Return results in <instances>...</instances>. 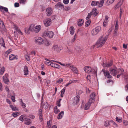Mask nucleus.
<instances>
[{
    "label": "nucleus",
    "mask_w": 128,
    "mask_h": 128,
    "mask_svg": "<svg viewBox=\"0 0 128 128\" xmlns=\"http://www.w3.org/2000/svg\"><path fill=\"white\" fill-rule=\"evenodd\" d=\"M108 37V36H101L97 41L95 45V46H97V47L102 46L106 41Z\"/></svg>",
    "instance_id": "obj_1"
},
{
    "label": "nucleus",
    "mask_w": 128,
    "mask_h": 128,
    "mask_svg": "<svg viewBox=\"0 0 128 128\" xmlns=\"http://www.w3.org/2000/svg\"><path fill=\"white\" fill-rule=\"evenodd\" d=\"M84 70L86 72L88 73L90 72H94L95 74L97 73V68L96 67H95L94 69L92 70L91 68L88 66L85 67Z\"/></svg>",
    "instance_id": "obj_2"
},
{
    "label": "nucleus",
    "mask_w": 128,
    "mask_h": 128,
    "mask_svg": "<svg viewBox=\"0 0 128 128\" xmlns=\"http://www.w3.org/2000/svg\"><path fill=\"white\" fill-rule=\"evenodd\" d=\"M54 35V33L52 31H47L44 32L43 36L45 37H48L50 38H52Z\"/></svg>",
    "instance_id": "obj_3"
},
{
    "label": "nucleus",
    "mask_w": 128,
    "mask_h": 128,
    "mask_svg": "<svg viewBox=\"0 0 128 128\" xmlns=\"http://www.w3.org/2000/svg\"><path fill=\"white\" fill-rule=\"evenodd\" d=\"M100 30V26H98L92 30L91 33L93 35H95L98 33Z\"/></svg>",
    "instance_id": "obj_4"
},
{
    "label": "nucleus",
    "mask_w": 128,
    "mask_h": 128,
    "mask_svg": "<svg viewBox=\"0 0 128 128\" xmlns=\"http://www.w3.org/2000/svg\"><path fill=\"white\" fill-rule=\"evenodd\" d=\"M43 22L46 27H48L52 23L51 19L50 18L45 19L44 20Z\"/></svg>",
    "instance_id": "obj_5"
},
{
    "label": "nucleus",
    "mask_w": 128,
    "mask_h": 128,
    "mask_svg": "<svg viewBox=\"0 0 128 128\" xmlns=\"http://www.w3.org/2000/svg\"><path fill=\"white\" fill-rule=\"evenodd\" d=\"M44 40L40 37H38L36 38L35 40V42L37 44H41L44 43Z\"/></svg>",
    "instance_id": "obj_6"
},
{
    "label": "nucleus",
    "mask_w": 128,
    "mask_h": 128,
    "mask_svg": "<svg viewBox=\"0 0 128 128\" xmlns=\"http://www.w3.org/2000/svg\"><path fill=\"white\" fill-rule=\"evenodd\" d=\"M79 98L80 96H77L74 98L72 100V104L73 105H77L79 102Z\"/></svg>",
    "instance_id": "obj_7"
},
{
    "label": "nucleus",
    "mask_w": 128,
    "mask_h": 128,
    "mask_svg": "<svg viewBox=\"0 0 128 128\" xmlns=\"http://www.w3.org/2000/svg\"><path fill=\"white\" fill-rule=\"evenodd\" d=\"M110 71L111 74L114 76L118 73V71H117V69L116 68H111L110 69Z\"/></svg>",
    "instance_id": "obj_8"
},
{
    "label": "nucleus",
    "mask_w": 128,
    "mask_h": 128,
    "mask_svg": "<svg viewBox=\"0 0 128 128\" xmlns=\"http://www.w3.org/2000/svg\"><path fill=\"white\" fill-rule=\"evenodd\" d=\"M52 49L57 52H60L62 49L61 47L57 45H54L53 46Z\"/></svg>",
    "instance_id": "obj_9"
},
{
    "label": "nucleus",
    "mask_w": 128,
    "mask_h": 128,
    "mask_svg": "<svg viewBox=\"0 0 128 128\" xmlns=\"http://www.w3.org/2000/svg\"><path fill=\"white\" fill-rule=\"evenodd\" d=\"M46 14L48 16H50L52 14V9L50 7L48 8L46 10Z\"/></svg>",
    "instance_id": "obj_10"
},
{
    "label": "nucleus",
    "mask_w": 128,
    "mask_h": 128,
    "mask_svg": "<svg viewBox=\"0 0 128 128\" xmlns=\"http://www.w3.org/2000/svg\"><path fill=\"white\" fill-rule=\"evenodd\" d=\"M112 64V61H110L108 62L107 64H104V63H102V65L103 67H109L111 66Z\"/></svg>",
    "instance_id": "obj_11"
},
{
    "label": "nucleus",
    "mask_w": 128,
    "mask_h": 128,
    "mask_svg": "<svg viewBox=\"0 0 128 128\" xmlns=\"http://www.w3.org/2000/svg\"><path fill=\"white\" fill-rule=\"evenodd\" d=\"M8 76V74H6L3 77V80L4 82L7 84H8L9 82V80L7 78Z\"/></svg>",
    "instance_id": "obj_12"
},
{
    "label": "nucleus",
    "mask_w": 128,
    "mask_h": 128,
    "mask_svg": "<svg viewBox=\"0 0 128 128\" xmlns=\"http://www.w3.org/2000/svg\"><path fill=\"white\" fill-rule=\"evenodd\" d=\"M23 71L24 75L27 76L29 74V71L28 70V68L27 66H24Z\"/></svg>",
    "instance_id": "obj_13"
},
{
    "label": "nucleus",
    "mask_w": 128,
    "mask_h": 128,
    "mask_svg": "<svg viewBox=\"0 0 128 128\" xmlns=\"http://www.w3.org/2000/svg\"><path fill=\"white\" fill-rule=\"evenodd\" d=\"M42 110L41 109H40L38 112V114L39 116V119L42 121L43 120L42 116Z\"/></svg>",
    "instance_id": "obj_14"
},
{
    "label": "nucleus",
    "mask_w": 128,
    "mask_h": 128,
    "mask_svg": "<svg viewBox=\"0 0 128 128\" xmlns=\"http://www.w3.org/2000/svg\"><path fill=\"white\" fill-rule=\"evenodd\" d=\"M41 27L40 25L34 27V32L36 33L38 32L40 30Z\"/></svg>",
    "instance_id": "obj_15"
},
{
    "label": "nucleus",
    "mask_w": 128,
    "mask_h": 128,
    "mask_svg": "<svg viewBox=\"0 0 128 128\" xmlns=\"http://www.w3.org/2000/svg\"><path fill=\"white\" fill-rule=\"evenodd\" d=\"M69 67L76 74L78 73V70L76 68L72 66H70Z\"/></svg>",
    "instance_id": "obj_16"
},
{
    "label": "nucleus",
    "mask_w": 128,
    "mask_h": 128,
    "mask_svg": "<svg viewBox=\"0 0 128 128\" xmlns=\"http://www.w3.org/2000/svg\"><path fill=\"white\" fill-rule=\"evenodd\" d=\"M64 114V112L63 111L61 112L58 115V119H61L63 117Z\"/></svg>",
    "instance_id": "obj_17"
},
{
    "label": "nucleus",
    "mask_w": 128,
    "mask_h": 128,
    "mask_svg": "<svg viewBox=\"0 0 128 128\" xmlns=\"http://www.w3.org/2000/svg\"><path fill=\"white\" fill-rule=\"evenodd\" d=\"M78 24L79 26H81L84 23V20L82 19H79L78 21Z\"/></svg>",
    "instance_id": "obj_18"
},
{
    "label": "nucleus",
    "mask_w": 128,
    "mask_h": 128,
    "mask_svg": "<svg viewBox=\"0 0 128 128\" xmlns=\"http://www.w3.org/2000/svg\"><path fill=\"white\" fill-rule=\"evenodd\" d=\"M0 10L2 12H4V11L6 12H8V9L7 8L2 6H0Z\"/></svg>",
    "instance_id": "obj_19"
},
{
    "label": "nucleus",
    "mask_w": 128,
    "mask_h": 128,
    "mask_svg": "<svg viewBox=\"0 0 128 128\" xmlns=\"http://www.w3.org/2000/svg\"><path fill=\"white\" fill-rule=\"evenodd\" d=\"M0 28L2 30H3L5 28L3 21L0 20Z\"/></svg>",
    "instance_id": "obj_20"
},
{
    "label": "nucleus",
    "mask_w": 128,
    "mask_h": 128,
    "mask_svg": "<svg viewBox=\"0 0 128 128\" xmlns=\"http://www.w3.org/2000/svg\"><path fill=\"white\" fill-rule=\"evenodd\" d=\"M56 8H64V5L62 4L61 2H59L56 4L55 6Z\"/></svg>",
    "instance_id": "obj_21"
},
{
    "label": "nucleus",
    "mask_w": 128,
    "mask_h": 128,
    "mask_svg": "<svg viewBox=\"0 0 128 128\" xmlns=\"http://www.w3.org/2000/svg\"><path fill=\"white\" fill-rule=\"evenodd\" d=\"M123 3V1L122 0H120L118 2V4L116 6L115 8L116 9L118 8Z\"/></svg>",
    "instance_id": "obj_22"
},
{
    "label": "nucleus",
    "mask_w": 128,
    "mask_h": 128,
    "mask_svg": "<svg viewBox=\"0 0 128 128\" xmlns=\"http://www.w3.org/2000/svg\"><path fill=\"white\" fill-rule=\"evenodd\" d=\"M104 75L106 76L108 78H110L112 77V76L110 74L109 72L107 70H106V72L104 73Z\"/></svg>",
    "instance_id": "obj_23"
},
{
    "label": "nucleus",
    "mask_w": 128,
    "mask_h": 128,
    "mask_svg": "<svg viewBox=\"0 0 128 128\" xmlns=\"http://www.w3.org/2000/svg\"><path fill=\"white\" fill-rule=\"evenodd\" d=\"M0 44L1 46L5 47L4 40L3 38H1L0 39Z\"/></svg>",
    "instance_id": "obj_24"
},
{
    "label": "nucleus",
    "mask_w": 128,
    "mask_h": 128,
    "mask_svg": "<svg viewBox=\"0 0 128 128\" xmlns=\"http://www.w3.org/2000/svg\"><path fill=\"white\" fill-rule=\"evenodd\" d=\"M51 66L54 68H56L58 69L60 68V66L59 65L56 64H54L52 62L51 64Z\"/></svg>",
    "instance_id": "obj_25"
},
{
    "label": "nucleus",
    "mask_w": 128,
    "mask_h": 128,
    "mask_svg": "<svg viewBox=\"0 0 128 128\" xmlns=\"http://www.w3.org/2000/svg\"><path fill=\"white\" fill-rule=\"evenodd\" d=\"M96 11L97 9L96 8H94L93 9L92 11L91 12H92V14L94 16H96L98 14L96 12Z\"/></svg>",
    "instance_id": "obj_26"
},
{
    "label": "nucleus",
    "mask_w": 128,
    "mask_h": 128,
    "mask_svg": "<svg viewBox=\"0 0 128 128\" xmlns=\"http://www.w3.org/2000/svg\"><path fill=\"white\" fill-rule=\"evenodd\" d=\"M99 2L98 1H92V2L91 5L92 6H95L98 4Z\"/></svg>",
    "instance_id": "obj_27"
},
{
    "label": "nucleus",
    "mask_w": 128,
    "mask_h": 128,
    "mask_svg": "<svg viewBox=\"0 0 128 128\" xmlns=\"http://www.w3.org/2000/svg\"><path fill=\"white\" fill-rule=\"evenodd\" d=\"M25 124L27 125H29L31 123L30 120L28 118H25Z\"/></svg>",
    "instance_id": "obj_28"
},
{
    "label": "nucleus",
    "mask_w": 128,
    "mask_h": 128,
    "mask_svg": "<svg viewBox=\"0 0 128 128\" xmlns=\"http://www.w3.org/2000/svg\"><path fill=\"white\" fill-rule=\"evenodd\" d=\"M20 114V113L19 112H15L12 113V115L14 117H16Z\"/></svg>",
    "instance_id": "obj_29"
},
{
    "label": "nucleus",
    "mask_w": 128,
    "mask_h": 128,
    "mask_svg": "<svg viewBox=\"0 0 128 128\" xmlns=\"http://www.w3.org/2000/svg\"><path fill=\"white\" fill-rule=\"evenodd\" d=\"M17 59L16 57L13 54H11L9 56V60H12L14 59Z\"/></svg>",
    "instance_id": "obj_30"
},
{
    "label": "nucleus",
    "mask_w": 128,
    "mask_h": 128,
    "mask_svg": "<svg viewBox=\"0 0 128 128\" xmlns=\"http://www.w3.org/2000/svg\"><path fill=\"white\" fill-rule=\"evenodd\" d=\"M10 106L13 110L16 111H17L18 110V109L15 106H14L12 105L11 104L10 105Z\"/></svg>",
    "instance_id": "obj_31"
},
{
    "label": "nucleus",
    "mask_w": 128,
    "mask_h": 128,
    "mask_svg": "<svg viewBox=\"0 0 128 128\" xmlns=\"http://www.w3.org/2000/svg\"><path fill=\"white\" fill-rule=\"evenodd\" d=\"M5 71L4 67V66L2 67L0 70V75H2L3 74Z\"/></svg>",
    "instance_id": "obj_32"
},
{
    "label": "nucleus",
    "mask_w": 128,
    "mask_h": 128,
    "mask_svg": "<svg viewBox=\"0 0 128 128\" xmlns=\"http://www.w3.org/2000/svg\"><path fill=\"white\" fill-rule=\"evenodd\" d=\"M90 104L88 102L86 103L85 105V108L84 109L85 110H87L89 109V107L90 105Z\"/></svg>",
    "instance_id": "obj_33"
},
{
    "label": "nucleus",
    "mask_w": 128,
    "mask_h": 128,
    "mask_svg": "<svg viewBox=\"0 0 128 128\" xmlns=\"http://www.w3.org/2000/svg\"><path fill=\"white\" fill-rule=\"evenodd\" d=\"M70 34L71 35H73L74 32V28L73 26H71L70 28Z\"/></svg>",
    "instance_id": "obj_34"
},
{
    "label": "nucleus",
    "mask_w": 128,
    "mask_h": 128,
    "mask_svg": "<svg viewBox=\"0 0 128 128\" xmlns=\"http://www.w3.org/2000/svg\"><path fill=\"white\" fill-rule=\"evenodd\" d=\"M105 0H101L100 3H99L98 6L100 8L102 7L103 4Z\"/></svg>",
    "instance_id": "obj_35"
},
{
    "label": "nucleus",
    "mask_w": 128,
    "mask_h": 128,
    "mask_svg": "<svg viewBox=\"0 0 128 128\" xmlns=\"http://www.w3.org/2000/svg\"><path fill=\"white\" fill-rule=\"evenodd\" d=\"M54 112L56 114H58L60 112V110L58 109V107L57 106H56L54 107Z\"/></svg>",
    "instance_id": "obj_36"
},
{
    "label": "nucleus",
    "mask_w": 128,
    "mask_h": 128,
    "mask_svg": "<svg viewBox=\"0 0 128 128\" xmlns=\"http://www.w3.org/2000/svg\"><path fill=\"white\" fill-rule=\"evenodd\" d=\"M11 52V50L10 49L8 50L7 51H6L4 54L5 56H7L8 54H10Z\"/></svg>",
    "instance_id": "obj_37"
},
{
    "label": "nucleus",
    "mask_w": 128,
    "mask_h": 128,
    "mask_svg": "<svg viewBox=\"0 0 128 128\" xmlns=\"http://www.w3.org/2000/svg\"><path fill=\"white\" fill-rule=\"evenodd\" d=\"M34 26L33 24L31 25L28 29L29 31H32L34 30Z\"/></svg>",
    "instance_id": "obj_38"
},
{
    "label": "nucleus",
    "mask_w": 128,
    "mask_h": 128,
    "mask_svg": "<svg viewBox=\"0 0 128 128\" xmlns=\"http://www.w3.org/2000/svg\"><path fill=\"white\" fill-rule=\"evenodd\" d=\"M65 90V88H64L61 90L60 96L61 97H63V94H64Z\"/></svg>",
    "instance_id": "obj_39"
},
{
    "label": "nucleus",
    "mask_w": 128,
    "mask_h": 128,
    "mask_svg": "<svg viewBox=\"0 0 128 128\" xmlns=\"http://www.w3.org/2000/svg\"><path fill=\"white\" fill-rule=\"evenodd\" d=\"M95 100V98H90V99L88 101V102L91 104L92 102L94 101Z\"/></svg>",
    "instance_id": "obj_40"
},
{
    "label": "nucleus",
    "mask_w": 128,
    "mask_h": 128,
    "mask_svg": "<svg viewBox=\"0 0 128 128\" xmlns=\"http://www.w3.org/2000/svg\"><path fill=\"white\" fill-rule=\"evenodd\" d=\"M92 12H90V13H88L87 16L86 17V20L90 18L91 17V16L92 15Z\"/></svg>",
    "instance_id": "obj_41"
},
{
    "label": "nucleus",
    "mask_w": 128,
    "mask_h": 128,
    "mask_svg": "<svg viewBox=\"0 0 128 128\" xmlns=\"http://www.w3.org/2000/svg\"><path fill=\"white\" fill-rule=\"evenodd\" d=\"M91 22V21L90 20H88L86 22L85 26H88L90 24Z\"/></svg>",
    "instance_id": "obj_42"
},
{
    "label": "nucleus",
    "mask_w": 128,
    "mask_h": 128,
    "mask_svg": "<svg viewBox=\"0 0 128 128\" xmlns=\"http://www.w3.org/2000/svg\"><path fill=\"white\" fill-rule=\"evenodd\" d=\"M106 82L107 83L110 82V84L111 85H112L114 83V82L111 79H109L107 80Z\"/></svg>",
    "instance_id": "obj_43"
},
{
    "label": "nucleus",
    "mask_w": 128,
    "mask_h": 128,
    "mask_svg": "<svg viewBox=\"0 0 128 128\" xmlns=\"http://www.w3.org/2000/svg\"><path fill=\"white\" fill-rule=\"evenodd\" d=\"M87 81L90 82V80L91 79L90 76V74L87 75L86 77Z\"/></svg>",
    "instance_id": "obj_44"
},
{
    "label": "nucleus",
    "mask_w": 128,
    "mask_h": 128,
    "mask_svg": "<svg viewBox=\"0 0 128 128\" xmlns=\"http://www.w3.org/2000/svg\"><path fill=\"white\" fill-rule=\"evenodd\" d=\"M109 121L108 120H106L105 122L104 126H107L110 125Z\"/></svg>",
    "instance_id": "obj_45"
},
{
    "label": "nucleus",
    "mask_w": 128,
    "mask_h": 128,
    "mask_svg": "<svg viewBox=\"0 0 128 128\" xmlns=\"http://www.w3.org/2000/svg\"><path fill=\"white\" fill-rule=\"evenodd\" d=\"M114 0H107V2L109 4H112L113 3Z\"/></svg>",
    "instance_id": "obj_46"
},
{
    "label": "nucleus",
    "mask_w": 128,
    "mask_h": 128,
    "mask_svg": "<svg viewBox=\"0 0 128 128\" xmlns=\"http://www.w3.org/2000/svg\"><path fill=\"white\" fill-rule=\"evenodd\" d=\"M19 120L22 121H23L24 120V118L23 115H21L19 117Z\"/></svg>",
    "instance_id": "obj_47"
},
{
    "label": "nucleus",
    "mask_w": 128,
    "mask_h": 128,
    "mask_svg": "<svg viewBox=\"0 0 128 128\" xmlns=\"http://www.w3.org/2000/svg\"><path fill=\"white\" fill-rule=\"evenodd\" d=\"M95 94L93 92L92 93L90 96V98H94V97L95 96Z\"/></svg>",
    "instance_id": "obj_48"
},
{
    "label": "nucleus",
    "mask_w": 128,
    "mask_h": 128,
    "mask_svg": "<svg viewBox=\"0 0 128 128\" xmlns=\"http://www.w3.org/2000/svg\"><path fill=\"white\" fill-rule=\"evenodd\" d=\"M116 121L118 122H119L120 123L122 122V118H120L118 117H116Z\"/></svg>",
    "instance_id": "obj_49"
},
{
    "label": "nucleus",
    "mask_w": 128,
    "mask_h": 128,
    "mask_svg": "<svg viewBox=\"0 0 128 128\" xmlns=\"http://www.w3.org/2000/svg\"><path fill=\"white\" fill-rule=\"evenodd\" d=\"M71 82L72 83H74V82H79V81L78 80H70Z\"/></svg>",
    "instance_id": "obj_50"
},
{
    "label": "nucleus",
    "mask_w": 128,
    "mask_h": 128,
    "mask_svg": "<svg viewBox=\"0 0 128 128\" xmlns=\"http://www.w3.org/2000/svg\"><path fill=\"white\" fill-rule=\"evenodd\" d=\"M24 32L27 34H29L30 33L29 31L27 28H25Z\"/></svg>",
    "instance_id": "obj_51"
},
{
    "label": "nucleus",
    "mask_w": 128,
    "mask_h": 128,
    "mask_svg": "<svg viewBox=\"0 0 128 128\" xmlns=\"http://www.w3.org/2000/svg\"><path fill=\"white\" fill-rule=\"evenodd\" d=\"M25 58L26 59V60L28 61H29L30 60V56H28V55H26L25 56Z\"/></svg>",
    "instance_id": "obj_52"
},
{
    "label": "nucleus",
    "mask_w": 128,
    "mask_h": 128,
    "mask_svg": "<svg viewBox=\"0 0 128 128\" xmlns=\"http://www.w3.org/2000/svg\"><path fill=\"white\" fill-rule=\"evenodd\" d=\"M51 122H50V120L49 121H48L47 122V125L48 126V128H50L51 126Z\"/></svg>",
    "instance_id": "obj_53"
},
{
    "label": "nucleus",
    "mask_w": 128,
    "mask_h": 128,
    "mask_svg": "<svg viewBox=\"0 0 128 128\" xmlns=\"http://www.w3.org/2000/svg\"><path fill=\"white\" fill-rule=\"evenodd\" d=\"M11 98L13 102H15L14 95H12L11 96Z\"/></svg>",
    "instance_id": "obj_54"
},
{
    "label": "nucleus",
    "mask_w": 128,
    "mask_h": 128,
    "mask_svg": "<svg viewBox=\"0 0 128 128\" xmlns=\"http://www.w3.org/2000/svg\"><path fill=\"white\" fill-rule=\"evenodd\" d=\"M63 81L62 79V78H60L58 79V80H57L56 81L57 83H60L62 82Z\"/></svg>",
    "instance_id": "obj_55"
},
{
    "label": "nucleus",
    "mask_w": 128,
    "mask_h": 128,
    "mask_svg": "<svg viewBox=\"0 0 128 128\" xmlns=\"http://www.w3.org/2000/svg\"><path fill=\"white\" fill-rule=\"evenodd\" d=\"M123 124L125 126H126L128 124V121L126 120H124Z\"/></svg>",
    "instance_id": "obj_56"
},
{
    "label": "nucleus",
    "mask_w": 128,
    "mask_h": 128,
    "mask_svg": "<svg viewBox=\"0 0 128 128\" xmlns=\"http://www.w3.org/2000/svg\"><path fill=\"white\" fill-rule=\"evenodd\" d=\"M118 21H116L115 27V30H118Z\"/></svg>",
    "instance_id": "obj_57"
},
{
    "label": "nucleus",
    "mask_w": 128,
    "mask_h": 128,
    "mask_svg": "<svg viewBox=\"0 0 128 128\" xmlns=\"http://www.w3.org/2000/svg\"><path fill=\"white\" fill-rule=\"evenodd\" d=\"M52 62H45V64H46L48 66L50 65L51 66V64H52Z\"/></svg>",
    "instance_id": "obj_58"
},
{
    "label": "nucleus",
    "mask_w": 128,
    "mask_h": 128,
    "mask_svg": "<svg viewBox=\"0 0 128 128\" xmlns=\"http://www.w3.org/2000/svg\"><path fill=\"white\" fill-rule=\"evenodd\" d=\"M119 70L121 71L120 74H122V75H124V70L122 68H120L119 69Z\"/></svg>",
    "instance_id": "obj_59"
},
{
    "label": "nucleus",
    "mask_w": 128,
    "mask_h": 128,
    "mask_svg": "<svg viewBox=\"0 0 128 128\" xmlns=\"http://www.w3.org/2000/svg\"><path fill=\"white\" fill-rule=\"evenodd\" d=\"M14 27L17 32H19V31L20 30V29L18 28V27H17L16 26L14 25Z\"/></svg>",
    "instance_id": "obj_60"
},
{
    "label": "nucleus",
    "mask_w": 128,
    "mask_h": 128,
    "mask_svg": "<svg viewBox=\"0 0 128 128\" xmlns=\"http://www.w3.org/2000/svg\"><path fill=\"white\" fill-rule=\"evenodd\" d=\"M14 6L15 7H18L19 6V4L17 2H16L14 4Z\"/></svg>",
    "instance_id": "obj_61"
},
{
    "label": "nucleus",
    "mask_w": 128,
    "mask_h": 128,
    "mask_svg": "<svg viewBox=\"0 0 128 128\" xmlns=\"http://www.w3.org/2000/svg\"><path fill=\"white\" fill-rule=\"evenodd\" d=\"M21 106L22 108H25L26 107V104H25L22 102L21 104Z\"/></svg>",
    "instance_id": "obj_62"
},
{
    "label": "nucleus",
    "mask_w": 128,
    "mask_h": 128,
    "mask_svg": "<svg viewBox=\"0 0 128 128\" xmlns=\"http://www.w3.org/2000/svg\"><path fill=\"white\" fill-rule=\"evenodd\" d=\"M63 2L66 4H67L69 2V0H63Z\"/></svg>",
    "instance_id": "obj_63"
},
{
    "label": "nucleus",
    "mask_w": 128,
    "mask_h": 128,
    "mask_svg": "<svg viewBox=\"0 0 128 128\" xmlns=\"http://www.w3.org/2000/svg\"><path fill=\"white\" fill-rule=\"evenodd\" d=\"M126 90L128 92V84H126L125 86Z\"/></svg>",
    "instance_id": "obj_64"
}]
</instances>
